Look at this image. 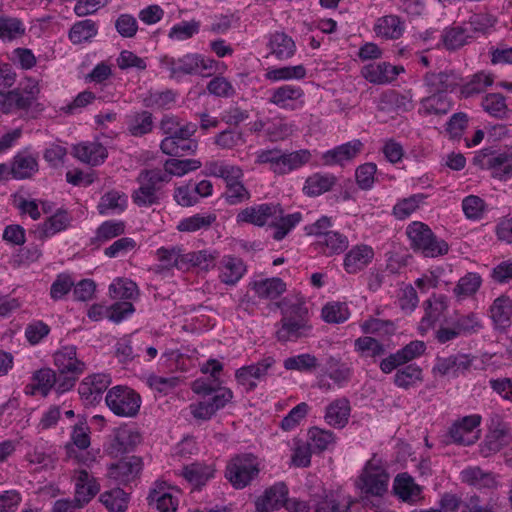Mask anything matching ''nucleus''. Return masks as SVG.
I'll list each match as a JSON object with an SVG mask.
<instances>
[{
    "mask_svg": "<svg viewBox=\"0 0 512 512\" xmlns=\"http://www.w3.org/2000/svg\"><path fill=\"white\" fill-rule=\"evenodd\" d=\"M461 479L464 483L478 489L493 488L497 482L491 472H485L479 467H469L461 472Z\"/></svg>",
    "mask_w": 512,
    "mask_h": 512,
    "instance_id": "nucleus-45",
    "label": "nucleus"
},
{
    "mask_svg": "<svg viewBox=\"0 0 512 512\" xmlns=\"http://www.w3.org/2000/svg\"><path fill=\"white\" fill-rule=\"evenodd\" d=\"M250 288L260 299L274 300L286 291L285 282L279 277L255 280Z\"/></svg>",
    "mask_w": 512,
    "mask_h": 512,
    "instance_id": "nucleus-37",
    "label": "nucleus"
},
{
    "mask_svg": "<svg viewBox=\"0 0 512 512\" xmlns=\"http://www.w3.org/2000/svg\"><path fill=\"white\" fill-rule=\"evenodd\" d=\"M167 173H162V169H144L140 171L136 181L139 187L135 189L131 198L138 207H151L159 204V191L162 185L167 183Z\"/></svg>",
    "mask_w": 512,
    "mask_h": 512,
    "instance_id": "nucleus-5",
    "label": "nucleus"
},
{
    "mask_svg": "<svg viewBox=\"0 0 512 512\" xmlns=\"http://www.w3.org/2000/svg\"><path fill=\"white\" fill-rule=\"evenodd\" d=\"M428 95L420 100L418 113L422 116L442 117L447 115L454 106L450 95L427 93Z\"/></svg>",
    "mask_w": 512,
    "mask_h": 512,
    "instance_id": "nucleus-22",
    "label": "nucleus"
},
{
    "mask_svg": "<svg viewBox=\"0 0 512 512\" xmlns=\"http://www.w3.org/2000/svg\"><path fill=\"white\" fill-rule=\"evenodd\" d=\"M481 416L473 414L456 421L449 429V436L456 444L469 446L478 439L474 430L480 425Z\"/></svg>",
    "mask_w": 512,
    "mask_h": 512,
    "instance_id": "nucleus-15",
    "label": "nucleus"
},
{
    "mask_svg": "<svg viewBox=\"0 0 512 512\" xmlns=\"http://www.w3.org/2000/svg\"><path fill=\"white\" fill-rule=\"evenodd\" d=\"M311 157V152L307 149L283 153L281 175H285L293 170L299 169L300 167L307 164L310 161Z\"/></svg>",
    "mask_w": 512,
    "mask_h": 512,
    "instance_id": "nucleus-59",
    "label": "nucleus"
},
{
    "mask_svg": "<svg viewBox=\"0 0 512 512\" xmlns=\"http://www.w3.org/2000/svg\"><path fill=\"white\" fill-rule=\"evenodd\" d=\"M218 252L215 250H199L192 251L182 255L181 261L183 264H190L202 270L208 271L215 266V261L218 258Z\"/></svg>",
    "mask_w": 512,
    "mask_h": 512,
    "instance_id": "nucleus-49",
    "label": "nucleus"
},
{
    "mask_svg": "<svg viewBox=\"0 0 512 512\" xmlns=\"http://www.w3.org/2000/svg\"><path fill=\"white\" fill-rule=\"evenodd\" d=\"M277 212H279L278 203H262L242 209L237 214L236 221L263 227L270 223L271 216Z\"/></svg>",
    "mask_w": 512,
    "mask_h": 512,
    "instance_id": "nucleus-18",
    "label": "nucleus"
},
{
    "mask_svg": "<svg viewBox=\"0 0 512 512\" xmlns=\"http://www.w3.org/2000/svg\"><path fill=\"white\" fill-rule=\"evenodd\" d=\"M128 132L134 137H142L152 132L153 115L149 111L133 112L126 117Z\"/></svg>",
    "mask_w": 512,
    "mask_h": 512,
    "instance_id": "nucleus-39",
    "label": "nucleus"
},
{
    "mask_svg": "<svg viewBox=\"0 0 512 512\" xmlns=\"http://www.w3.org/2000/svg\"><path fill=\"white\" fill-rule=\"evenodd\" d=\"M177 94L171 89L149 91L143 98V104L151 109H170L176 102Z\"/></svg>",
    "mask_w": 512,
    "mask_h": 512,
    "instance_id": "nucleus-50",
    "label": "nucleus"
},
{
    "mask_svg": "<svg viewBox=\"0 0 512 512\" xmlns=\"http://www.w3.org/2000/svg\"><path fill=\"white\" fill-rule=\"evenodd\" d=\"M97 34V23L91 19H85L77 21L71 26L68 32V38L74 45H79L85 42H91Z\"/></svg>",
    "mask_w": 512,
    "mask_h": 512,
    "instance_id": "nucleus-44",
    "label": "nucleus"
},
{
    "mask_svg": "<svg viewBox=\"0 0 512 512\" xmlns=\"http://www.w3.org/2000/svg\"><path fill=\"white\" fill-rule=\"evenodd\" d=\"M423 380L422 369L416 364H409L398 369L394 375V384L402 389H409Z\"/></svg>",
    "mask_w": 512,
    "mask_h": 512,
    "instance_id": "nucleus-54",
    "label": "nucleus"
},
{
    "mask_svg": "<svg viewBox=\"0 0 512 512\" xmlns=\"http://www.w3.org/2000/svg\"><path fill=\"white\" fill-rule=\"evenodd\" d=\"M268 103L276 107L294 111L304 105V90L299 85L284 84L268 91Z\"/></svg>",
    "mask_w": 512,
    "mask_h": 512,
    "instance_id": "nucleus-13",
    "label": "nucleus"
},
{
    "mask_svg": "<svg viewBox=\"0 0 512 512\" xmlns=\"http://www.w3.org/2000/svg\"><path fill=\"white\" fill-rule=\"evenodd\" d=\"M181 492L164 481H156L147 497L149 506L159 512H176Z\"/></svg>",
    "mask_w": 512,
    "mask_h": 512,
    "instance_id": "nucleus-9",
    "label": "nucleus"
},
{
    "mask_svg": "<svg viewBox=\"0 0 512 512\" xmlns=\"http://www.w3.org/2000/svg\"><path fill=\"white\" fill-rule=\"evenodd\" d=\"M25 30V26L20 19L5 15L0 16V40L3 42H11L22 37Z\"/></svg>",
    "mask_w": 512,
    "mask_h": 512,
    "instance_id": "nucleus-52",
    "label": "nucleus"
},
{
    "mask_svg": "<svg viewBox=\"0 0 512 512\" xmlns=\"http://www.w3.org/2000/svg\"><path fill=\"white\" fill-rule=\"evenodd\" d=\"M125 231V224L123 221L107 220L104 221L96 230L95 237L91 239L92 244L100 246L102 243L110 241L122 235Z\"/></svg>",
    "mask_w": 512,
    "mask_h": 512,
    "instance_id": "nucleus-53",
    "label": "nucleus"
},
{
    "mask_svg": "<svg viewBox=\"0 0 512 512\" xmlns=\"http://www.w3.org/2000/svg\"><path fill=\"white\" fill-rule=\"evenodd\" d=\"M138 292L136 283L129 279L117 278L109 286V293L114 299H134Z\"/></svg>",
    "mask_w": 512,
    "mask_h": 512,
    "instance_id": "nucleus-60",
    "label": "nucleus"
},
{
    "mask_svg": "<svg viewBox=\"0 0 512 512\" xmlns=\"http://www.w3.org/2000/svg\"><path fill=\"white\" fill-rule=\"evenodd\" d=\"M127 200V195L123 192L116 190L106 192L98 203V212L101 215L121 213L127 207Z\"/></svg>",
    "mask_w": 512,
    "mask_h": 512,
    "instance_id": "nucleus-43",
    "label": "nucleus"
},
{
    "mask_svg": "<svg viewBox=\"0 0 512 512\" xmlns=\"http://www.w3.org/2000/svg\"><path fill=\"white\" fill-rule=\"evenodd\" d=\"M283 365L286 370L310 372L318 366V359L314 355L303 353L286 358Z\"/></svg>",
    "mask_w": 512,
    "mask_h": 512,
    "instance_id": "nucleus-62",
    "label": "nucleus"
},
{
    "mask_svg": "<svg viewBox=\"0 0 512 512\" xmlns=\"http://www.w3.org/2000/svg\"><path fill=\"white\" fill-rule=\"evenodd\" d=\"M73 155L85 164L98 166L106 160L108 152L99 142H82L73 147Z\"/></svg>",
    "mask_w": 512,
    "mask_h": 512,
    "instance_id": "nucleus-26",
    "label": "nucleus"
},
{
    "mask_svg": "<svg viewBox=\"0 0 512 512\" xmlns=\"http://www.w3.org/2000/svg\"><path fill=\"white\" fill-rule=\"evenodd\" d=\"M198 126L195 123L187 122L177 128L176 133L166 136L160 143V150L166 155H177L176 140H194L192 136L197 132Z\"/></svg>",
    "mask_w": 512,
    "mask_h": 512,
    "instance_id": "nucleus-41",
    "label": "nucleus"
},
{
    "mask_svg": "<svg viewBox=\"0 0 512 512\" xmlns=\"http://www.w3.org/2000/svg\"><path fill=\"white\" fill-rule=\"evenodd\" d=\"M109 410L118 417L133 418L138 415L142 398L138 392L126 385H116L105 395Z\"/></svg>",
    "mask_w": 512,
    "mask_h": 512,
    "instance_id": "nucleus-7",
    "label": "nucleus"
},
{
    "mask_svg": "<svg viewBox=\"0 0 512 512\" xmlns=\"http://www.w3.org/2000/svg\"><path fill=\"white\" fill-rule=\"evenodd\" d=\"M461 82L462 77L455 70L428 71L423 76V86L427 93L450 95Z\"/></svg>",
    "mask_w": 512,
    "mask_h": 512,
    "instance_id": "nucleus-11",
    "label": "nucleus"
},
{
    "mask_svg": "<svg viewBox=\"0 0 512 512\" xmlns=\"http://www.w3.org/2000/svg\"><path fill=\"white\" fill-rule=\"evenodd\" d=\"M494 78L491 74L483 71L477 72L471 78L460 84V94L463 98H470L474 95L483 93L488 87L492 86Z\"/></svg>",
    "mask_w": 512,
    "mask_h": 512,
    "instance_id": "nucleus-42",
    "label": "nucleus"
},
{
    "mask_svg": "<svg viewBox=\"0 0 512 512\" xmlns=\"http://www.w3.org/2000/svg\"><path fill=\"white\" fill-rule=\"evenodd\" d=\"M350 316L349 309L345 303H327L322 308V318L327 323L339 324L345 322Z\"/></svg>",
    "mask_w": 512,
    "mask_h": 512,
    "instance_id": "nucleus-64",
    "label": "nucleus"
},
{
    "mask_svg": "<svg viewBox=\"0 0 512 512\" xmlns=\"http://www.w3.org/2000/svg\"><path fill=\"white\" fill-rule=\"evenodd\" d=\"M111 382V376L106 373H94L86 376L78 386V393L83 404L85 406L99 404L104 392L109 390Z\"/></svg>",
    "mask_w": 512,
    "mask_h": 512,
    "instance_id": "nucleus-10",
    "label": "nucleus"
},
{
    "mask_svg": "<svg viewBox=\"0 0 512 512\" xmlns=\"http://www.w3.org/2000/svg\"><path fill=\"white\" fill-rule=\"evenodd\" d=\"M213 469L202 463H193L182 470L183 477L193 486L200 488L213 477Z\"/></svg>",
    "mask_w": 512,
    "mask_h": 512,
    "instance_id": "nucleus-48",
    "label": "nucleus"
},
{
    "mask_svg": "<svg viewBox=\"0 0 512 512\" xmlns=\"http://www.w3.org/2000/svg\"><path fill=\"white\" fill-rule=\"evenodd\" d=\"M39 170L38 159L27 150L18 152L11 163V176L17 180L29 179Z\"/></svg>",
    "mask_w": 512,
    "mask_h": 512,
    "instance_id": "nucleus-28",
    "label": "nucleus"
},
{
    "mask_svg": "<svg viewBox=\"0 0 512 512\" xmlns=\"http://www.w3.org/2000/svg\"><path fill=\"white\" fill-rule=\"evenodd\" d=\"M275 364L274 357L267 356L255 364L240 367L235 372L236 381L244 387L246 392H251L257 387L256 380H264Z\"/></svg>",
    "mask_w": 512,
    "mask_h": 512,
    "instance_id": "nucleus-12",
    "label": "nucleus"
},
{
    "mask_svg": "<svg viewBox=\"0 0 512 512\" xmlns=\"http://www.w3.org/2000/svg\"><path fill=\"white\" fill-rule=\"evenodd\" d=\"M201 167V162L196 159H168L164 163L162 173H167V183L171 181L172 176H183L190 171H195Z\"/></svg>",
    "mask_w": 512,
    "mask_h": 512,
    "instance_id": "nucleus-56",
    "label": "nucleus"
},
{
    "mask_svg": "<svg viewBox=\"0 0 512 512\" xmlns=\"http://www.w3.org/2000/svg\"><path fill=\"white\" fill-rule=\"evenodd\" d=\"M72 219L71 214L67 210L58 209L53 215L38 225V237L45 239L66 230L71 225Z\"/></svg>",
    "mask_w": 512,
    "mask_h": 512,
    "instance_id": "nucleus-31",
    "label": "nucleus"
},
{
    "mask_svg": "<svg viewBox=\"0 0 512 512\" xmlns=\"http://www.w3.org/2000/svg\"><path fill=\"white\" fill-rule=\"evenodd\" d=\"M141 469V458L131 456L111 464L108 468L107 475L116 483L126 485L138 477Z\"/></svg>",
    "mask_w": 512,
    "mask_h": 512,
    "instance_id": "nucleus-16",
    "label": "nucleus"
},
{
    "mask_svg": "<svg viewBox=\"0 0 512 512\" xmlns=\"http://www.w3.org/2000/svg\"><path fill=\"white\" fill-rule=\"evenodd\" d=\"M473 163L483 170H488L494 178L506 180L512 177V147L480 150L473 158Z\"/></svg>",
    "mask_w": 512,
    "mask_h": 512,
    "instance_id": "nucleus-8",
    "label": "nucleus"
},
{
    "mask_svg": "<svg viewBox=\"0 0 512 512\" xmlns=\"http://www.w3.org/2000/svg\"><path fill=\"white\" fill-rule=\"evenodd\" d=\"M425 199L426 195L422 193L413 194L401 199L394 205L392 213L396 219L404 220L414 213Z\"/></svg>",
    "mask_w": 512,
    "mask_h": 512,
    "instance_id": "nucleus-58",
    "label": "nucleus"
},
{
    "mask_svg": "<svg viewBox=\"0 0 512 512\" xmlns=\"http://www.w3.org/2000/svg\"><path fill=\"white\" fill-rule=\"evenodd\" d=\"M374 258V250L366 244L353 246L344 256L343 268L348 274H356L367 267Z\"/></svg>",
    "mask_w": 512,
    "mask_h": 512,
    "instance_id": "nucleus-23",
    "label": "nucleus"
},
{
    "mask_svg": "<svg viewBox=\"0 0 512 512\" xmlns=\"http://www.w3.org/2000/svg\"><path fill=\"white\" fill-rule=\"evenodd\" d=\"M390 476L380 460L374 457L367 461L360 476L356 481V486L366 496L382 497L388 491ZM369 501L368 497H363L361 503L363 507ZM360 503L358 500H352L349 496L330 493L319 502L315 508V512H347L353 504Z\"/></svg>",
    "mask_w": 512,
    "mask_h": 512,
    "instance_id": "nucleus-1",
    "label": "nucleus"
},
{
    "mask_svg": "<svg viewBox=\"0 0 512 512\" xmlns=\"http://www.w3.org/2000/svg\"><path fill=\"white\" fill-rule=\"evenodd\" d=\"M448 308V298L443 294H432L425 302V314L421 319L420 327L427 331L440 321Z\"/></svg>",
    "mask_w": 512,
    "mask_h": 512,
    "instance_id": "nucleus-25",
    "label": "nucleus"
},
{
    "mask_svg": "<svg viewBox=\"0 0 512 512\" xmlns=\"http://www.w3.org/2000/svg\"><path fill=\"white\" fill-rule=\"evenodd\" d=\"M246 265L241 258L226 255L219 264V279L222 283L233 286L246 273Z\"/></svg>",
    "mask_w": 512,
    "mask_h": 512,
    "instance_id": "nucleus-29",
    "label": "nucleus"
},
{
    "mask_svg": "<svg viewBox=\"0 0 512 512\" xmlns=\"http://www.w3.org/2000/svg\"><path fill=\"white\" fill-rule=\"evenodd\" d=\"M481 284V276L478 273L469 272L459 279L453 291L457 297H468L475 294Z\"/></svg>",
    "mask_w": 512,
    "mask_h": 512,
    "instance_id": "nucleus-61",
    "label": "nucleus"
},
{
    "mask_svg": "<svg viewBox=\"0 0 512 512\" xmlns=\"http://www.w3.org/2000/svg\"><path fill=\"white\" fill-rule=\"evenodd\" d=\"M130 500L129 493L121 488H114L103 492L100 501L109 512H125Z\"/></svg>",
    "mask_w": 512,
    "mask_h": 512,
    "instance_id": "nucleus-46",
    "label": "nucleus"
},
{
    "mask_svg": "<svg viewBox=\"0 0 512 512\" xmlns=\"http://www.w3.org/2000/svg\"><path fill=\"white\" fill-rule=\"evenodd\" d=\"M392 491L399 500L408 504H416L422 499V487L406 472L396 475Z\"/></svg>",
    "mask_w": 512,
    "mask_h": 512,
    "instance_id": "nucleus-20",
    "label": "nucleus"
},
{
    "mask_svg": "<svg viewBox=\"0 0 512 512\" xmlns=\"http://www.w3.org/2000/svg\"><path fill=\"white\" fill-rule=\"evenodd\" d=\"M410 246L415 252H421L425 257H438L448 253L446 241L438 238L431 228L419 221L410 223L406 228Z\"/></svg>",
    "mask_w": 512,
    "mask_h": 512,
    "instance_id": "nucleus-4",
    "label": "nucleus"
},
{
    "mask_svg": "<svg viewBox=\"0 0 512 512\" xmlns=\"http://www.w3.org/2000/svg\"><path fill=\"white\" fill-rule=\"evenodd\" d=\"M289 488L285 482H275L266 488L256 501V512L278 511L285 508L289 512H307L310 506L305 501L288 498Z\"/></svg>",
    "mask_w": 512,
    "mask_h": 512,
    "instance_id": "nucleus-2",
    "label": "nucleus"
},
{
    "mask_svg": "<svg viewBox=\"0 0 512 512\" xmlns=\"http://www.w3.org/2000/svg\"><path fill=\"white\" fill-rule=\"evenodd\" d=\"M315 250L326 257L343 254L349 247L348 237L339 232L332 231L322 237V240L313 243Z\"/></svg>",
    "mask_w": 512,
    "mask_h": 512,
    "instance_id": "nucleus-30",
    "label": "nucleus"
},
{
    "mask_svg": "<svg viewBox=\"0 0 512 512\" xmlns=\"http://www.w3.org/2000/svg\"><path fill=\"white\" fill-rule=\"evenodd\" d=\"M160 68L169 72L170 78L184 75L208 74L216 67V61L197 53H188L179 58L164 55L159 59Z\"/></svg>",
    "mask_w": 512,
    "mask_h": 512,
    "instance_id": "nucleus-3",
    "label": "nucleus"
},
{
    "mask_svg": "<svg viewBox=\"0 0 512 512\" xmlns=\"http://www.w3.org/2000/svg\"><path fill=\"white\" fill-rule=\"evenodd\" d=\"M260 463L252 453L237 454L226 465L225 477L235 489H244L258 477Z\"/></svg>",
    "mask_w": 512,
    "mask_h": 512,
    "instance_id": "nucleus-6",
    "label": "nucleus"
},
{
    "mask_svg": "<svg viewBox=\"0 0 512 512\" xmlns=\"http://www.w3.org/2000/svg\"><path fill=\"white\" fill-rule=\"evenodd\" d=\"M403 72V66H394L388 62L371 63L361 70L362 76L373 84L391 83Z\"/></svg>",
    "mask_w": 512,
    "mask_h": 512,
    "instance_id": "nucleus-21",
    "label": "nucleus"
},
{
    "mask_svg": "<svg viewBox=\"0 0 512 512\" xmlns=\"http://www.w3.org/2000/svg\"><path fill=\"white\" fill-rule=\"evenodd\" d=\"M307 75L304 65L284 66L278 68H269L265 73V78L272 82L301 80Z\"/></svg>",
    "mask_w": 512,
    "mask_h": 512,
    "instance_id": "nucleus-47",
    "label": "nucleus"
},
{
    "mask_svg": "<svg viewBox=\"0 0 512 512\" xmlns=\"http://www.w3.org/2000/svg\"><path fill=\"white\" fill-rule=\"evenodd\" d=\"M362 149L363 143L359 139H354L327 150L322 154L321 159L325 166H344L345 163L352 161Z\"/></svg>",
    "mask_w": 512,
    "mask_h": 512,
    "instance_id": "nucleus-17",
    "label": "nucleus"
},
{
    "mask_svg": "<svg viewBox=\"0 0 512 512\" xmlns=\"http://www.w3.org/2000/svg\"><path fill=\"white\" fill-rule=\"evenodd\" d=\"M216 221V215L213 213L195 214L183 218L177 225L180 232L193 233L201 229H208Z\"/></svg>",
    "mask_w": 512,
    "mask_h": 512,
    "instance_id": "nucleus-55",
    "label": "nucleus"
},
{
    "mask_svg": "<svg viewBox=\"0 0 512 512\" xmlns=\"http://www.w3.org/2000/svg\"><path fill=\"white\" fill-rule=\"evenodd\" d=\"M473 358L467 354H456L445 358H438L433 372L441 376L457 378L465 374L472 366Z\"/></svg>",
    "mask_w": 512,
    "mask_h": 512,
    "instance_id": "nucleus-19",
    "label": "nucleus"
},
{
    "mask_svg": "<svg viewBox=\"0 0 512 512\" xmlns=\"http://www.w3.org/2000/svg\"><path fill=\"white\" fill-rule=\"evenodd\" d=\"M309 446L313 452L321 453L335 444V434L330 430L312 427L308 431Z\"/></svg>",
    "mask_w": 512,
    "mask_h": 512,
    "instance_id": "nucleus-51",
    "label": "nucleus"
},
{
    "mask_svg": "<svg viewBox=\"0 0 512 512\" xmlns=\"http://www.w3.org/2000/svg\"><path fill=\"white\" fill-rule=\"evenodd\" d=\"M13 91L15 94L16 112L28 114L31 110L35 112L43 110L41 104L38 103L40 87L37 80L28 78L21 82Z\"/></svg>",
    "mask_w": 512,
    "mask_h": 512,
    "instance_id": "nucleus-14",
    "label": "nucleus"
},
{
    "mask_svg": "<svg viewBox=\"0 0 512 512\" xmlns=\"http://www.w3.org/2000/svg\"><path fill=\"white\" fill-rule=\"evenodd\" d=\"M279 212L271 216L270 225L274 228L273 238L280 241L302 220V214L295 212L284 215L283 208L278 204Z\"/></svg>",
    "mask_w": 512,
    "mask_h": 512,
    "instance_id": "nucleus-36",
    "label": "nucleus"
},
{
    "mask_svg": "<svg viewBox=\"0 0 512 512\" xmlns=\"http://www.w3.org/2000/svg\"><path fill=\"white\" fill-rule=\"evenodd\" d=\"M351 412L350 402L342 397L332 401L325 409V422L334 428H343L349 420Z\"/></svg>",
    "mask_w": 512,
    "mask_h": 512,
    "instance_id": "nucleus-32",
    "label": "nucleus"
},
{
    "mask_svg": "<svg viewBox=\"0 0 512 512\" xmlns=\"http://www.w3.org/2000/svg\"><path fill=\"white\" fill-rule=\"evenodd\" d=\"M99 491V485L86 470H79L75 476L74 500L81 505L88 503Z\"/></svg>",
    "mask_w": 512,
    "mask_h": 512,
    "instance_id": "nucleus-34",
    "label": "nucleus"
},
{
    "mask_svg": "<svg viewBox=\"0 0 512 512\" xmlns=\"http://www.w3.org/2000/svg\"><path fill=\"white\" fill-rule=\"evenodd\" d=\"M77 348L73 345L64 346L53 356L54 365L59 373H74L82 375L86 370V364L77 357Z\"/></svg>",
    "mask_w": 512,
    "mask_h": 512,
    "instance_id": "nucleus-24",
    "label": "nucleus"
},
{
    "mask_svg": "<svg viewBox=\"0 0 512 512\" xmlns=\"http://www.w3.org/2000/svg\"><path fill=\"white\" fill-rule=\"evenodd\" d=\"M336 183L337 178L335 175L316 172L305 180L303 192L309 197H317L332 190Z\"/></svg>",
    "mask_w": 512,
    "mask_h": 512,
    "instance_id": "nucleus-35",
    "label": "nucleus"
},
{
    "mask_svg": "<svg viewBox=\"0 0 512 512\" xmlns=\"http://www.w3.org/2000/svg\"><path fill=\"white\" fill-rule=\"evenodd\" d=\"M481 107L490 116L502 119L506 116L508 107L506 98L501 93H488L481 101Z\"/></svg>",
    "mask_w": 512,
    "mask_h": 512,
    "instance_id": "nucleus-57",
    "label": "nucleus"
},
{
    "mask_svg": "<svg viewBox=\"0 0 512 512\" xmlns=\"http://www.w3.org/2000/svg\"><path fill=\"white\" fill-rule=\"evenodd\" d=\"M373 30L378 37L396 40L403 35L405 24L399 16L390 14L379 17Z\"/></svg>",
    "mask_w": 512,
    "mask_h": 512,
    "instance_id": "nucleus-33",
    "label": "nucleus"
},
{
    "mask_svg": "<svg viewBox=\"0 0 512 512\" xmlns=\"http://www.w3.org/2000/svg\"><path fill=\"white\" fill-rule=\"evenodd\" d=\"M200 31V21H181L171 27L168 37L172 40L184 41L192 38Z\"/></svg>",
    "mask_w": 512,
    "mask_h": 512,
    "instance_id": "nucleus-63",
    "label": "nucleus"
},
{
    "mask_svg": "<svg viewBox=\"0 0 512 512\" xmlns=\"http://www.w3.org/2000/svg\"><path fill=\"white\" fill-rule=\"evenodd\" d=\"M268 47L272 55L279 60L291 58L296 52L294 40L284 32H274L270 35Z\"/></svg>",
    "mask_w": 512,
    "mask_h": 512,
    "instance_id": "nucleus-38",
    "label": "nucleus"
},
{
    "mask_svg": "<svg viewBox=\"0 0 512 512\" xmlns=\"http://www.w3.org/2000/svg\"><path fill=\"white\" fill-rule=\"evenodd\" d=\"M491 318L498 328L505 329L512 324V300L501 295L490 307Z\"/></svg>",
    "mask_w": 512,
    "mask_h": 512,
    "instance_id": "nucleus-40",
    "label": "nucleus"
},
{
    "mask_svg": "<svg viewBox=\"0 0 512 512\" xmlns=\"http://www.w3.org/2000/svg\"><path fill=\"white\" fill-rule=\"evenodd\" d=\"M281 328L276 332L279 341H296L299 338L307 337L311 332V325L306 319H295L292 317H283Z\"/></svg>",
    "mask_w": 512,
    "mask_h": 512,
    "instance_id": "nucleus-27",
    "label": "nucleus"
}]
</instances>
